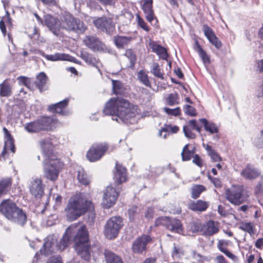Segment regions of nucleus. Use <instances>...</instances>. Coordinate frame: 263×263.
I'll return each mask as SVG.
<instances>
[{
  "label": "nucleus",
  "mask_w": 263,
  "mask_h": 263,
  "mask_svg": "<svg viewBox=\"0 0 263 263\" xmlns=\"http://www.w3.org/2000/svg\"><path fill=\"white\" fill-rule=\"evenodd\" d=\"M153 209L152 208H148L145 213V217L147 219H151L153 217Z\"/></svg>",
  "instance_id": "nucleus-59"
},
{
  "label": "nucleus",
  "mask_w": 263,
  "mask_h": 263,
  "mask_svg": "<svg viewBox=\"0 0 263 263\" xmlns=\"http://www.w3.org/2000/svg\"><path fill=\"white\" fill-rule=\"evenodd\" d=\"M12 89L10 85L5 80L0 84V97H8L11 95Z\"/></svg>",
  "instance_id": "nucleus-31"
},
{
  "label": "nucleus",
  "mask_w": 263,
  "mask_h": 263,
  "mask_svg": "<svg viewBox=\"0 0 263 263\" xmlns=\"http://www.w3.org/2000/svg\"><path fill=\"white\" fill-rule=\"evenodd\" d=\"M255 192L258 196H263V187L261 183H259L256 186Z\"/></svg>",
  "instance_id": "nucleus-58"
},
{
  "label": "nucleus",
  "mask_w": 263,
  "mask_h": 263,
  "mask_svg": "<svg viewBox=\"0 0 263 263\" xmlns=\"http://www.w3.org/2000/svg\"><path fill=\"white\" fill-rule=\"evenodd\" d=\"M140 211V208L137 206H132L128 210V215L130 219L134 220Z\"/></svg>",
  "instance_id": "nucleus-45"
},
{
  "label": "nucleus",
  "mask_w": 263,
  "mask_h": 263,
  "mask_svg": "<svg viewBox=\"0 0 263 263\" xmlns=\"http://www.w3.org/2000/svg\"><path fill=\"white\" fill-rule=\"evenodd\" d=\"M80 57L87 64L98 68L99 61L92 54L86 51L81 52Z\"/></svg>",
  "instance_id": "nucleus-28"
},
{
  "label": "nucleus",
  "mask_w": 263,
  "mask_h": 263,
  "mask_svg": "<svg viewBox=\"0 0 263 263\" xmlns=\"http://www.w3.org/2000/svg\"><path fill=\"white\" fill-rule=\"evenodd\" d=\"M0 213L9 220L21 226L24 225L26 222L25 213L10 199L3 200L0 204Z\"/></svg>",
  "instance_id": "nucleus-5"
},
{
  "label": "nucleus",
  "mask_w": 263,
  "mask_h": 263,
  "mask_svg": "<svg viewBox=\"0 0 263 263\" xmlns=\"http://www.w3.org/2000/svg\"><path fill=\"white\" fill-rule=\"evenodd\" d=\"M206 190V187L202 185L196 184L191 188V197L193 199H196L199 197L201 193Z\"/></svg>",
  "instance_id": "nucleus-35"
},
{
  "label": "nucleus",
  "mask_w": 263,
  "mask_h": 263,
  "mask_svg": "<svg viewBox=\"0 0 263 263\" xmlns=\"http://www.w3.org/2000/svg\"><path fill=\"white\" fill-rule=\"evenodd\" d=\"M47 263H62V261L60 256H52L49 258Z\"/></svg>",
  "instance_id": "nucleus-57"
},
{
  "label": "nucleus",
  "mask_w": 263,
  "mask_h": 263,
  "mask_svg": "<svg viewBox=\"0 0 263 263\" xmlns=\"http://www.w3.org/2000/svg\"><path fill=\"white\" fill-rule=\"evenodd\" d=\"M163 110L168 115L177 116L180 114L181 110L180 107H176L174 109H171L168 107L163 108Z\"/></svg>",
  "instance_id": "nucleus-48"
},
{
  "label": "nucleus",
  "mask_w": 263,
  "mask_h": 263,
  "mask_svg": "<svg viewBox=\"0 0 263 263\" xmlns=\"http://www.w3.org/2000/svg\"><path fill=\"white\" fill-rule=\"evenodd\" d=\"M138 80L146 86H151L147 75L143 70H140L137 75Z\"/></svg>",
  "instance_id": "nucleus-39"
},
{
  "label": "nucleus",
  "mask_w": 263,
  "mask_h": 263,
  "mask_svg": "<svg viewBox=\"0 0 263 263\" xmlns=\"http://www.w3.org/2000/svg\"><path fill=\"white\" fill-rule=\"evenodd\" d=\"M183 130L185 137L187 138L195 139L196 138V136L195 134H194L192 131V129L190 128L187 126H184Z\"/></svg>",
  "instance_id": "nucleus-49"
},
{
  "label": "nucleus",
  "mask_w": 263,
  "mask_h": 263,
  "mask_svg": "<svg viewBox=\"0 0 263 263\" xmlns=\"http://www.w3.org/2000/svg\"><path fill=\"white\" fill-rule=\"evenodd\" d=\"M42 55L47 60L50 61H69L77 63L76 59L74 58L69 54L63 53H55L53 54H46L42 52Z\"/></svg>",
  "instance_id": "nucleus-19"
},
{
  "label": "nucleus",
  "mask_w": 263,
  "mask_h": 263,
  "mask_svg": "<svg viewBox=\"0 0 263 263\" xmlns=\"http://www.w3.org/2000/svg\"><path fill=\"white\" fill-rule=\"evenodd\" d=\"M242 191V186L233 185L226 191V198L231 203L239 205L243 202Z\"/></svg>",
  "instance_id": "nucleus-11"
},
{
  "label": "nucleus",
  "mask_w": 263,
  "mask_h": 263,
  "mask_svg": "<svg viewBox=\"0 0 263 263\" xmlns=\"http://www.w3.org/2000/svg\"><path fill=\"white\" fill-rule=\"evenodd\" d=\"M4 20H1L0 21V29L3 34L4 35H5L6 34V29L5 24V22H6L7 24H9L10 26H12V21L11 20L8 14L6 15L4 18Z\"/></svg>",
  "instance_id": "nucleus-41"
},
{
  "label": "nucleus",
  "mask_w": 263,
  "mask_h": 263,
  "mask_svg": "<svg viewBox=\"0 0 263 263\" xmlns=\"http://www.w3.org/2000/svg\"><path fill=\"white\" fill-rule=\"evenodd\" d=\"M240 175L245 179L251 180L257 177L260 173L254 167L249 164L241 171Z\"/></svg>",
  "instance_id": "nucleus-22"
},
{
  "label": "nucleus",
  "mask_w": 263,
  "mask_h": 263,
  "mask_svg": "<svg viewBox=\"0 0 263 263\" xmlns=\"http://www.w3.org/2000/svg\"><path fill=\"white\" fill-rule=\"evenodd\" d=\"M137 19L138 21V26H140L141 28H142L144 30L148 32L149 31V28L147 26L146 23L144 22V21L140 17L139 15H137Z\"/></svg>",
  "instance_id": "nucleus-51"
},
{
  "label": "nucleus",
  "mask_w": 263,
  "mask_h": 263,
  "mask_svg": "<svg viewBox=\"0 0 263 263\" xmlns=\"http://www.w3.org/2000/svg\"><path fill=\"white\" fill-rule=\"evenodd\" d=\"M103 113L112 116V119L118 122H130L138 114L137 107L120 98H111L105 104Z\"/></svg>",
  "instance_id": "nucleus-3"
},
{
  "label": "nucleus",
  "mask_w": 263,
  "mask_h": 263,
  "mask_svg": "<svg viewBox=\"0 0 263 263\" xmlns=\"http://www.w3.org/2000/svg\"><path fill=\"white\" fill-rule=\"evenodd\" d=\"M3 130L6 140L4 149L0 155V159L2 157H4L6 154L8 153L9 151H10L12 153H15V146L12 137L6 128L4 127Z\"/></svg>",
  "instance_id": "nucleus-17"
},
{
  "label": "nucleus",
  "mask_w": 263,
  "mask_h": 263,
  "mask_svg": "<svg viewBox=\"0 0 263 263\" xmlns=\"http://www.w3.org/2000/svg\"><path fill=\"white\" fill-rule=\"evenodd\" d=\"M83 42L88 48L94 52H109L107 46L96 36H86Z\"/></svg>",
  "instance_id": "nucleus-13"
},
{
  "label": "nucleus",
  "mask_w": 263,
  "mask_h": 263,
  "mask_svg": "<svg viewBox=\"0 0 263 263\" xmlns=\"http://www.w3.org/2000/svg\"><path fill=\"white\" fill-rule=\"evenodd\" d=\"M179 98V96L177 93H171L168 95L166 97V100L167 104L169 105L173 106L175 104H178L179 102L178 101V99Z\"/></svg>",
  "instance_id": "nucleus-42"
},
{
  "label": "nucleus",
  "mask_w": 263,
  "mask_h": 263,
  "mask_svg": "<svg viewBox=\"0 0 263 263\" xmlns=\"http://www.w3.org/2000/svg\"><path fill=\"white\" fill-rule=\"evenodd\" d=\"M199 54L204 63H210V57L204 50L202 51L201 53H200Z\"/></svg>",
  "instance_id": "nucleus-56"
},
{
  "label": "nucleus",
  "mask_w": 263,
  "mask_h": 263,
  "mask_svg": "<svg viewBox=\"0 0 263 263\" xmlns=\"http://www.w3.org/2000/svg\"><path fill=\"white\" fill-rule=\"evenodd\" d=\"M185 109V113L187 114L188 115H190L191 116H196V110L194 108V107L189 105H186L184 106Z\"/></svg>",
  "instance_id": "nucleus-52"
},
{
  "label": "nucleus",
  "mask_w": 263,
  "mask_h": 263,
  "mask_svg": "<svg viewBox=\"0 0 263 263\" xmlns=\"http://www.w3.org/2000/svg\"><path fill=\"white\" fill-rule=\"evenodd\" d=\"M204 231L206 235L211 236L217 233L218 229L213 221H208L204 226Z\"/></svg>",
  "instance_id": "nucleus-33"
},
{
  "label": "nucleus",
  "mask_w": 263,
  "mask_h": 263,
  "mask_svg": "<svg viewBox=\"0 0 263 263\" xmlns=\"http://www.w3.org/2000/svg\"><path fill=\"white\" fill-rule=\"evenodd\" d=\"M218 247L220 251L224 254L228 251L227 249L223 246V241L221 240L219 241Z\"/></svg>",
  "instance_id": "nucleus-63"
},
{
  "label": "nucleus",
  "mask_w": 263,
  "mask_h": 263,
  "mask_svg": "<svg viewBox=\"0 0 263 263\" xmlns=\"http://www.w3.org/2000/svg\"><path fill=\"white\" fill-rule=\"evenodd\" d=\"M55 235H49L45 240L41 253L49 255L57 250H64L73 240L75 243V249L77 253L84 260H88L90 257V247L88 244V233L84 225L73 224L66 230L64 235L59 243Z\"/></svg>",
  "instance_id": "nucleus-1"
},
{
  "label": "nucleus",
  "mask_w": 263,
  "mask_h": 263,
  "mask_svg": "<svg viewBox=\"0 0 263 263\" xmlns=\"http://www.w3.org/2000/svg\"><path fill=\"white\" fill-rule=\"evenodd\" d=\"M104 255L106 263H123L121 258L111 252L105 251Z\"/></svg>",
  "instance_id": "nucleus-32"
},
{
  "label": "nucleus",
  "mask_w": 263,
  "mask_h": 263,
  "mask_svg": "<svg viewBox=\"0 0 263 263\" xmlns=\"http://www.w3.org/2000/svg\"><path fill=\"white\" fill-rule=\"evenodd\" d=\"M192 255L193 258L197 261H201L202 260V256L200 254L197 253L195 251H192Z\"/></svg>",
  "instance_id": "nucleus-61"
},
{
  "label": "nucleus",
  "mask_w": 263,
  "mask_h": 263,
  "mask_svg": "<svg viewBox=\"0 0 263 263\" xmlns=\"http://www.w3.org/2000/svg\"><path fill=\"white\" fill-rule=\"evenodd\" d=\"M155 225H162L167 230L180 234L183 231V227L180 221L176 218L170 217H160L156 219Z\"/></svg>",
  "instance_id": "nucleus-9"
},
{
  "label": "nucleus",
  "mask_w": 263,
  "mask_h": 263,
  "mask_svg": "<svg viewBox=\"0 0 263 263\" xmlns=\"http://www.w3.org/2000/svg\"><path fill=\"white\" fill-rule=\"evenodd\" d=\"M95 26L103 31H108L114 26L111 18L102 17L93 21Z\"/></svg>",
  "instance_id": "nucleus-20"
},
{
  "label": "nucleus",
  "mask_w": 263,
  "mask_h": 263,
  "mask_svg": "<svg viewBox=\"0 0 263 263\" xmlns=\"http://www.w3.org/2000/svg\"><path fill=\"white\" fill-rule=\"evenodd\" d=\"M119 196V193L112 185H108L104 191L102 205L108 209L114 205Z\"/></svg>",
  "instance_id": "nucleus-14"
},
{
  "label": "nucleus",
  "mask_w": 263,
  "mask_h": 263,
  "mask_svg": "<svg viewBox=\"0 0 263 263\" xmlns=\"http://www.w3.org/2000/svg\"><path fill=\"white\" fill-rule=\"evenodd\" d=\"M55 138H47L40 140V143L44 157L43 171L45 178L51 180L57 179L63 166V163L53 153V148L57 145Z\"/></svg>",
  "instance_id": "nucleus-2"
},
{
  "label": "nucleus",
  "mask_w": 263,
  "mask_h": 263,
  "mask_svg": "<svg viewBox=\"0 0 263 263\" xmlns=\"http://www.w3.org/2000/svg\"><path fill=\"white\" fill-rule=\"evenodd\" d=\"M216 261L217 263H228L224 257L222 255H218L216 257Z\"/></svg>",
  "instance_id": "nucleus-64"
},
{
  "label": "nucleus",
  "mask_w": 263,
  "mask_h": 263,
  "mask_svg": "<svg viewBox=\"0 0 263 263\" xmlns=\"http://www.w3.org/2000/svg\"><path fill=\"white\" fill-rule=\"evenodd\" d=\"M209 206L208 202L198 200L191 202L189 205V208L195 212H203L207 209Z\"/></svg>",
  "instance_id": "nucleus-24"
},
{
  "label": "nucleus",
  "mask_w": 263,
  "mask_h": 263,
  "mask_svg": "<svg viewBox=\"0 0 263 263\" xmlns=\"http://www.w3.org/2000/svg\"><path fill=\"white\" fill-rule=\"evenodd\" d=\"M203 146L207 151L208 155L214 161L219 162L222 160L221 157L212 148L211 146L204 144H203Z\"/></svg>",
  "instance_id": "nucleus-34"
},
{
  "label": "nucleus",
  "mask_w": 263,
  "mask_h": 263,
  "mask_svg": "<svg viewBox=\"0 0 263 263\" xmlns=\"http://www.w3.org/2000/svg\"><path fill=\"white\" fill-rule=\"evenodd\" d=\"M125 55L130 60L132 65L134 66L136 60V57L135 54L132 51V50H126L125 53Z\"/></svg>",
  "instance_id": "nucleus-50"
},
{
  "label": "nucleus",
  "mask_w": 263,
  "mask_h": 263,
  "mask_svg": "<svg viewBox=\"0 0 263 263\" xmlns=\"http://www.w3.org/2000/svg\"><path fill=\"white\" fill-rule=\"evenodd\" d=\"M254 143L257 147H263V130L260 131V136L256 139Z\"/></svg>",
  "instance_id": "nucleus-53"
},
{
  "label": "nucleus",
  "mask_w": 263,
  "mask_h": 263,
  "mask_svg": "<svg viewBox=\"0 0 263 263\" xmlns=\"http://www.w3.org/2000/svg\"><path fill=\"white\" fill-rule=\"evenodd\" d=\"M255 67L257 71L263 73V60H258L256 61Z\"/></svg>",
  "instance_id": "nucleus-54"
},
{
  "label": "nucleus",
  "mask_w": 263,
  "mask_h": 263,
  "mask_svg": "<svg viewBox=\"0 0 263 263\" xmlns=\"http://www.w3.org/2000/svg\"><path fill=\"white\" fill-rule=\"evenodd\" d=\"M112 90L116 95L122 94L124 92L122 84L117 80H112Z\"/></svg>",
  "instance_id": "nucleus-38"
},
{
  "label": "nucleus",
  "mask_w": 263,
  "mask_h": 263,
  "mask_svg": "<svg viewBox=\"0 0 263 263\" xmlns=\"http://www.w3.org/2000/svg\"><path fill=\"white\" fill-rule=\"evenodd\" d=\"M193 162L199 167H201L203 165L202 160L198 155L193 156Z\"/></svg>",
  "instance_id": "nucleus-55"
},
{
  "label": "nucleus",
  "mask_w": 263,
  "mask_h": 263,
  "mask_svg": "<svg viewBox=\"0 0 263 263\" xmlns=\"http://www.w3.org/2000/svg\"><path fill=\"white\" fill-rule=\"evenodd\" d=\"M240 229L249 233L251 235L254 233L253 225L250 222L242 223Z\"/></svg>",
  "instance_id": "nucleus-43"
},
{
  "label": "nucleus",
  "mask_w": 263,
  "mask_h": 263,
  "mask_svg": "<svg viewBox=\"0 0 263 263\" xmlns=\"http://www.w3.org/2000/svg\"><path fill=\"white\" fill-rule=\"evenodd\" d=\"M199 121L203 124L205 130L209 132L211 134L218 132V128L215 124L209 122L204 118L199 119Z\"/></svg>",
  "instance_id": "nucleus-29"
},
{
  "label": "nucleus",
  "mask_w": 263,
  "mask_h": 263,
  "mask_svg": "<svg viewBox=\"0 0 263 263\" xmlns=\"http://www.w3.org/2000/svg\"><path fill=\"white\" fill-rule=\"evenodd\" d=\"M47 80V77L44 72L40 73L36 77V85L40 91L43 90V86Z\"/></svg>",
  "instance_id": "nucleus-36"
},
{
  "label": "nucleus",
  "mask_w": 263,
  "mask_h": 263,
  "mask_svg": "<svg viewBox=\"0 0 263 263\" xmlns=\"http://www.w3.org/2000/svg\"><path fill=\"white\" fill-rule=\"evenodd\" d=\"M30 193L36 198H41L44 194V185L41 178H32L29 184Z\"/></svg>",
  "instance_id": "nucleus-15"
},
{
  "label": "nucleus",
  "mask_w": 263,
  "mask_h": 263,
  "mask_svg": "<svg viewBox=\"0 0 263 263\" xmlns=\"http://www.w3.org/2000/svg\"><path fill=\"white\" fill-rule=\"evenodd\" d=\"M184 251L182 248H177L174 247L172 252V256L174 258H178L184 255Z\"/></svg>",
  "instance_id": "nucleus-46"
},
{
  "label": "nucleus",
  "mask_w": 263,
  "mask_h": 263,
  "mask_svg": "<svg viewBox=\"0 0 263 263\" xmlns=\"http://www.w3.org/2000/svg\"><path fill=\"white\" fill-rule=\"evenodd\" d=\"M151 239L148 235H143L136 239L133 242V251L137 254L142 253L146 249V245L150 242Z\"/></svg>",
  "instance_id": "nucleus-16"
},
{
  "label": "nucleus",
  "mask_w": 263,
  "mask_h": 263,
  "mask_svg": "<svg viewBox=\"0 0 263 263\" xmlns=\"http://www.w3.org/2000/svg\"><path fill=\"white\" fill-rule=\"evenodd\" d=\"M116 171L115 173L114 179L118 184L122 183L126 180V171L124 167L116 164Z\"/></svg>",
  "instance_id": "nucleus-23"
},
{
  "label": "nucleus",
  "mask_w": 263,
  "mask_h": 263,
  "mask_svg": "<svg viewBox=\"0 0 263 263\" xmlns=\"http://www.w3.org/2000/svg\"><path fill=\"white\" fill-rule=\"evenodd\" d=\"M54 123V121L52 118L43 117L33 122L26 123L24 127L29 133H36L41 130H50Z\"/></svg>",
  "instance_id": "nucleus-6"
},
{
  "label": "nucleus",
  "mask_w": 263,
  "mask_h": 263,
  "mask_svg": "<svg viewBox=\"0 0 263 263\" xmlns=\"http://www.w3.org/2000/svg\"><path fill=\"white\" fill-rule=\"evenodd\" d=\"M78 179L84 185H87L90 182V178L83 169H80L78 172Z\"/></svg>",
  "instance_id": "nucleus-37"
},
{
  "label": "nucleus",
  "mask_w": 263,
  "mask_h": 263,
  "mask_svg": "<svg viewBox=\"0 0 263 263\" xmlns=\"http://www.w3.org/2000/svg\"><path fill=\"white\" fill-rule=\"evenodd\" d=\"M44 23L48 29L55 35L60 36L62 34L63 17L60 20L51 15L47 14L44 17Z\"/></svg>",
  "instance_id": "nucleus-10"
},
{
  "label": "nucleus",
  "mask_w": 263,
  "mask_h": 263,
  "mask_svg": "<svg viewBox=\"0 0 263 263\" xmlns=\"http://www.w3.org/2000/svg\"><path fill=\"white\" fill-rule=\"evenodd\" d=\"M123 226L122 218L119 216H114L106 222L104 230L105 236L109 239L117 237L119 231Z\"/></svg>",
  "instance_id": "nucleus-8"
},
{
  "label": "nucleus",
  "mask_w": 263,
  "mask_h": 263,
  "mask_svg": "<svg viewBox=\"0 0 263 263\" xmlns=\"http://www.w3.org/2000/svg\"><path fill=\"white\" fill-rule=\"evenodd\" d=\"M189 144H186L183 148L181 155L182 161H189L193 156L195 148L193 147L192 149H189Z\"/></svg>",
  "instance_id": "nucleus-30"
},
{
  "label": "nucleus",
  "mask_w": 263,
  "mask_h": 263,
  "mask_svg": "<svg viewBox=\"0 0 263 263\" xmlns=\"http://www.w3.org/2000/svg\"><path fill=\"white\" fill-rule=\"evenodd\" d=\"M17 80L20 85H23L27 88H30L31 84L30 78L24 76H20L17 78Z\"/></svg>",
  "instance_id": "nucleus-47"
},
{
  "label": "nucleus",
  "mask_w": 263,
  "mask_h": 263,
  "mask_svg": "<svg viewBox=\"0 0 263 263\" xmlns=\"http://www.w3.org/2000/svg\"><path fill=\"white\" fill-rule=\"evenodd\" d=\"M69 100L66 99L62 101H60L55 104L51 105L48 107V109L53 112H56L62 115H65V111L64 109L67 106Z\"/></svg>",
  "instance_id": "nucleus-25"
},
{
  "label": "nucleus",
  "mask_w": 263,
  "mask_h": 263,
  "mask_svg": "<svg viewBox=\"0 0 263 263\" xmlns=\"http://www.w3.org/2000/svg\"><path fill=\"white\" fill-rule=\"evenodd\" d=\"M179 130V128L177 126H172L171 125H165L160 130V135H162L163 132H168L172 133H176Z\"/></svg>",
  "instance_id": "nucleus-44"
},
{
  "label": "nucleus",
  "mask_w": 263,
  "mask_h": 263,
  "mask_svg": "<svg viewBox=\"0 0 263 263\" xmlns=\"http://www.w3.org/2000/svg\"><path fill=\"white\" fill-rule=\"evenodd\" d=\"M63 27L68 31L77 33H83L87 27L79 18L74 17L69 14H66L63 17Z\"/></svg>",
  "instance_id": "nucleus-7"
},
{
  "label": "nucleus",
  "mask_w": 263,
  "mask_h": 263,
  "mask_svg": "<svg viewBox=\"0 0 263 263\" xmlns=\"http://www.w3.org/2000/svg\"><path fill=\"white\" fill-rule=\"evenodd\" d=\"M151 72L156 77L162 80L164 79V73L162 72L160 67L157 63H154L152 65Z\"/></svg>",
  "instance_id": "nucleus-40"
},
{
  "label": "nucleus",
  "mask_w": 263,
  "mask_h": 263,
  "mask_svg": "<svg viewBox=\"0 0 263 263\" xmlns=\"http://www.w3.org/2000/svg\"><path fill=\"white\" fill-rule=\"evenodd\" d=\"M108 149V146L106 143L93 144L88 151L87 158L91 162L99 160L105 154Z\"/></svg>",
  "instance_id": "nucleus-12"
},
{
  "label": "nucleus",
  "mask_w": 263,
  "mask_h": 263,
  "mask_svg": "<svg viewBox=\"0 0 263 263\" xmlns=\"http://www.w3.org/2000/svg\"><path fill=\"white\" fill-rule=\"evenodd\" d=\"M144 3L142 5V9L145 14V17L147 21L153 23L155 19L154 11L153 9V0H143Z\"/></svg>",
  "instance_id": "nucleus-21"
},
{
  "label": "nucleus",
  "mask_w": 263,
  "mask_h": 263,
  "mask_svg": "<svg viewBox=\"0 0 263 263\" xmlns=\"http://www.w3.org/2000/svg\"><path fill=\"white\" fill-rule=\"evenodd\" d=\"M133 40L130 36L117 35L114 36V41L115 45L119 48L128 45Z\"/></svg>",
  "instance_id": "nucleus-27"
},
{
  "label": "nucleus",
  "mask_w": 263,
  "mask_h": 263,
  "mask_svg": "<svg viewBox=\"0 0 263 263\" xmlns=\"http://www.w3.org/2000/svg\"><path fill=\"white\" fill-rule=\"evenodd\" d=\"M203 31L209 41L217 49H219L221 47V42L217 37L213 30L208 25H203Z\"/></svg>",
  "instance_id": "nucleus-18"
},
{
  "label": "nucleus",
  "mask_w": 263,
  "mask_h": 263,
  "mask_svg": "<svg viewBox=\"0 0 263 263\" xmlns=\"http://www.w3.org/2000/svg\"><path fill=\"white\" fill-rule=\"evenodd\" d=\"M189 125H187L190 128L194 129L196 126V121L195 120H192L189 121Z\"/></svg>",
  "instance_id": "nucleus-62"
},
{
  "label": "nucleus",
  "mask_w": 263,
  "mask_h": 263,
  "mask_svg": "<svg viewBox=\"0 0 263 263\" xmlns=\"http://www.w3.org/2000/svg\"><path fill=\"white\" fill-rule=\"evenodd\" d=\"M149 46L153 51L159 55L160 58L164 60L166 59L167 53L165 48L153 41L149 43Z\"/></svg>",
  "instance_id": "nucleus-26"
},
{
  "label": "nucleus",
  "mask_w": 263,
  "mask_h": 263,
  "mask_svg": "<svg viewBox=\"0 0 263 263\" xmlns=\"http://www.w3.org/2000/svg\"><path fill=\"white\" fill-rule=\"evenodd\" d=\"M91 201L83 193L76 194L70 198L65 209L66 216L70 221L77 219L90 209Z\"/></svg>",
  "instance_id": "nucleus-4"
},
{
  "label": "nucleus",
  "mask_w": 263,
  "mask_h": 263,
  "mask_svg": "<svg viewBox=\"0 0 263 263\" xmlns=\"http://www.w3.org/2000/svg\"><path fill=\"white\" fill-rule=\"evenodd\" d=\"M101 4L103 5L113 6L115 5L114 0H98Z\"/></svg>",
  "instance_id": "nucleus-60"
}]
</instances>
